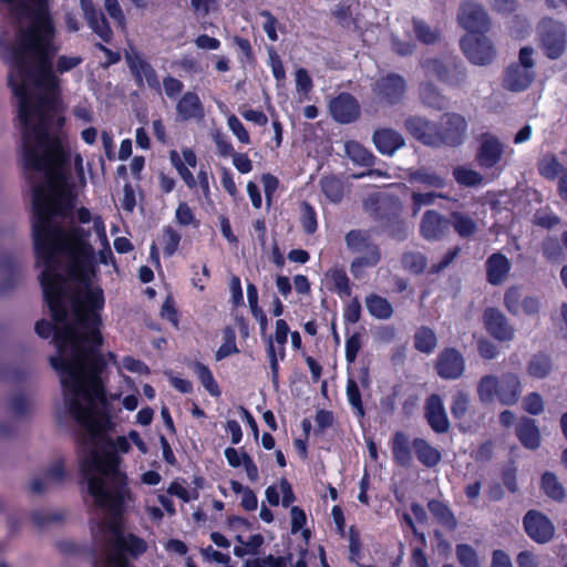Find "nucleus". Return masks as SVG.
Instances as JSON below:
<instances>
[{"label":"nucleus","instance_id":"1","mask_svg":"<svg viewBox=\"0 0 567 567\" xmlns=\"http://www.w3.org/2000/svg\"><path fill=\"white\" fill-rule=\"evenodd\" d=\"M33 147L43 165H27L23 145L22 161L25 171L44 172L47 177V187L37 185L32 189V237L37 262L43 266L39 278L52 318V322L38 320L34 331L42 339L52 336L58 354L50 358V364L64 392L79 395L86 385L103 396L101 374L106 361L101 352V329L105 296L100 286L92 284L96 266L90 243L92 231L76 225L62 227L54 220L56 216H70L75 206L74 196L64 186L68 154L63 150L59 162L47 144L33 142Z\"/></svg>","mask_w":567,"mask_h":567},{"label":"nucleus","instance_id":"2","mask_svg":"<svg viewBox=\"0 0 567 567\" xmlns=\"http://www.w3.org/2000/svg\"><path fill=\"white\" fill-rule=\"evenodd\" d=\"M9 7L17 20H29L18 31L17 43L11 48V72L8 85L18 99V121L27 165L40 168L43 161L37 155L33 142L48 145L52 157L62 162L63 145L50 134L52 116L60 94V80L53 69L59 51L55 44L56 27L51 14L50 0H0Z\"/></svg>","mask_w":567,"mask_h":567},{"label":"nucleus","instance_id":"3","mask_svg":"<svg viewBox=\"0 0 567 567\" xmlns=\"http://www.w3.org/2000/svg\"><path fill=\"white\" fill-rule=\"evenodd\" d=\"M103 396L84 385L79 395L69 400L68 409L74 421L85 430L94 445L89 456L80 462V474L87 485V493L106 518L99 522V530L109 534L105 553L109 567H133L130 558L138 559L147 551V543L134 533L124 532L126 499L131 496L128 478L120 470L118 453H128L131 444L125 436L113 440L109 432L114 429L106 389Z\"/></svg>","mask_w":567,"mask_h":567},{"label":"nucleus","instance_id":"4","mask_svg":"<svg viewBox=\"0 0 567 567\" xmlns=\"http://www.w3.org/2000/svg\"><path fill=\"white\" fill-rule=\"evenodd\" d=\"M348 249L358 254L350 265L354 278H360L364 268L375 267L381 260V250L370 235L369 230L352 229L344 236Z\"/></svg>","mask_w":567,"mask_h":567},{"label":"nucleus","instance_id":"5","mask_svg":"<svg viewBox=\"0 0 567 567\" xmlns=\"http://www.w3.org/2000/svg\"><path fill=\"white\" fill-rule=\"evenodd\" d=\"M538 37L544 54L550 60L559 59L567 45V32L561 22L544 18L538 24Z\"/></svg>","mask_w":567,"mask_h":567},{"label":"nucleus","instance_id":"6","mask_svg":"<svg viewBox=\"0 0 567 567\" xmlns=\"http://www.w3.org/2000/svg\"><path fill=\"white\" fill-rule=\"evenodd\" d=\"M408 84L405 79L394 72L379 76L372 84L371 91L377 103L394 106L405 97Z\"/></svg>","mask_w":567,"mask_h":567},{"label":"nucleus","instance_id":"7","mask_svg":"<svg viewBox=\"0 0 567 567\" xmlns=\"http://www.w3.org/2000/svg\"><path fill=\"white\" fill-rule=\"evenodd\" d=\"M468 123L466 118L456 113L447 112L437 123L436 148L442 146L457 147L465 141Z\"/></svg>","mask_w":567,"mask_h":567},{"label":"nucleus","instance_id":"8","mask_svg":"<svg viewBox=\"0 0 567 567\" xmlns=\"http://www.w3.org/2000/svg\"><path fill=\"white\" fill-rule=\"evenodd\" d=\"M485 34H465L460 41L464 55L473 64L487 65L495 58V49Z\"/></svg>","mask_w":567,"mask_h":567},{"label":"nucleus","instance_id":"9","mask_svg":"<svg viewBox=\"0 0 567 567\" xmlns=\"http://www.w3.org/2000/svg\"><path fill=\"white\" fill-rule=\"evenodd\" d=\"M523 527L527 536L537 544L549 543L555 535V525L547 515L529 509L523 517Z\"/></svg>","mask_w":567,"mask_h":567},{"label":"nucleus","instance_id":"10","mask_svg":"<svg viewBox=\"0 0 567 567\" xmlns=\"http://www.w3.org/2000/svg\"><path fill=\"white\" fill-rule=\"evenodd\" d=\"M434 370L442 380H457L464 374L465 359L457 349L444 348L436 357Z\"/></svg>","mask_w":567,"mask_h":567},{"label":"nucleus","instance_id":"11","mask_svg":"<svg viewBox=\"0 0 567 567\" xmlns=\"http://www.w3.org/2000/svg\"><path fill=\"white\" fill-rule=\"evenodd\" d=\"M329 113L337 123L350 124L360 117L361 106L351 93L341 92L330 100Z\"/></svg>","mask_w":567,"mask_h":567},{"label":"nucleus","instance_id":"12","mask_svg":"<svg viewBox=\"0 0 567 567\" xmlns=\"http://www.w3.org/2000/svg\"><path fill=\"white\" fill-rule=\"evenodd\" d=\"M458 22L467 34H484L491 28L488 14L476 3H465L461 7Z\"/></svg>","mask_w":567,"mask_h":567},{"label":"nucleus","instance_id":"13","mask_svg":"<svg viewBox=\"0 0 567 567\" xmlns=\"http://www.w3.org/2000/svg\"><path fill=\"white\" fill-rule=\"evenodd\" d=\"M440 82L450 86H460L466 80L465 68L456 62H443L440 59H429L424 65Z\"/></svg>","mask_w":567,"mask_h":567},{"label":"nucleus","instance_id":"14","mask_svg":"<svg viewBox=\"0 0 567 567\" xmlns=\"http://www.w3.org/2000/svg\"><path fill=\"white\" fill-rule=\"evenodd\" d=\"M503 154L504 145L497 136L489 133L482 134L475 155V161L482 169L495 167L502 161Z\"/></svg>","mask_w":567,"mask_h":567},{"label":"nucleus","instance_id":"15","mask_svg":"<svg viewBox=\"0 0 567 567\" xmlns=\"http://www.w3.org/2000/svg\"><path fill=\"white\" fill-rule=\"evenodd\" d=\"M483 323L488 334L495 340L505 342L514 339L515 329L497 308L488 307L484 310Z\"/></svg>","mask_w":567,"mask_h":567},{"label":"nucleus","instance_id":"16","mask_svg":"<svg viewBox=\"0 0 567 567\" xmlns=\"http://www.w3.org/2000/svg\"><path fill=\"white\" fill-rule=\"evenodd\" d=\"M405 131L424 146L436 148L437 123L420 115H410L404 121Z\"/></svg>","mask_w":567,"mask_h":567},{"label":"nucleus","instance_id":"17","mask_svg":"<svg viewBox=\"0 0 567 567\" xmlns=\"http://www.w3.org/2000/svg\"><path fill=\"white\" fill-rule=\"evenodd\" d=\"M451 221L434 209L426 210L420 223V234L429 241H439L450 231Z\"/></svg>","mask_w":567,"mask_h":567},{"label":"nucleus","instance_id":"18","mask_svg":"<svg viewBox=\"0 0 567 567\" xmlns=\"http://www.w3.org/2000/svg\"><path fill=\"white\" fill-rule=\"evenodd\" d=\"M80 7L91 30L102 40V42L111 43L113 40L112 28L105 16L95 8L93 1L80 0Z\"/></svg>","mask_w":567,"mask_h":567},{"label":"nucleus","instance_id":"19","mask_svg":"<svg viewBox=\"0 0 567 567\" xmlns=\"http://www.w3.org/2000/svg\"><path fill=\"white\" fill-rule=\"evenodd\" d=\"M126 62L138 87L144 85L145 80L150 89L161 92L158 75L148 61L135 53L134 55L127 54Z\"/></svg>","mask_w":567,"mask_h":567},{"label":"nucleus","instance_id":"20","mask_svg":"<svg viewBox=\"0 0 567 567\" xmlns=\"http://www.w3.org/2000/svg\"><path fill=\"white\" fill-rule=\"evenodd\" d=\"M424 417L433 432L437 434L449 432L451 424L443 401L439 394L433 393L426 398Z\"/></svg>","mask_w":567,"mask_h":567},{"label":"nucleus","instance_id":"21","mask_svg":"<svg viewBox=\"0 0 567 567\" xmlns=\"http://www.w3.org/2000/svg\"><path fill=\"white\" fill-rule=\"evenodd\" d=\"M401 206L398 202H391L379 210V218L383 227L393 238L403 240L406 237V224L400 217Z\"/></svg>","mask_w":567,"mask_h":567},{"label":"nucleus","instance_id":"22","mask_svg":"<svg viewBox=\"0 0 567 567\" xmlns=\"http://www.w3.org/2000/svg\"><path fill=\"white\" fill-rule=\"evenodd\" d=\"M534 79L535 72L533 70L513 63L505 70L503 86L511 92H522L530 86Z\"/></svg>","mask_w":567,"mask_h":567},{"label":"nucleus","instance_id":"23","mask_svg":"<svg viewBox=\"0 0 567 567\" xmlns=\"http://www.w3.org/2000/svg\"><path fill=\"white\" fill-rule=\"evenodd\" d=\"M176 113L181 121H202L205 116L204 105L195 92H186L176 104Z\"/></svg>","mask_w":567,"mask_h":567},{"label":"nucleus","instance_id":"24","mask_svg":"<svg viewBox=\"0 0 567 567\" xmlns=\"http://www.w3.org/2000/svg\"><path fill=\"white\" fill-rule=\"evenodd\" d=\"M511 267V261L504 254H492L485 262L487 281L493 286L501 285L508 276Z\"/></svg>","mask_w":567,"mask_h":567},{"label":"nucleus","instance_id":"25","mask_svg":"<svg viewBox=\"0 0 567 567\" xmlns=\"http://www.w3.org/2000/svg\"><path fill=\"white\" fill-rule=\"evenodd\" d=\"M373 143L381 154L392 155L404 145V138L393 128H378L373 133Z\"/></svg>","mask_w":567,"mask_h":567},{"label":"nucleus","instance_id":"26","mask_svg":"<svg viewBox=\"0 0 567 567\" xmlns=\"http://www.w3.org/2000/svg\"><path fill=\"white\" fill-rule=\"evenodd\" d=\"M522 394V384L515 373H505L502 375L498 384V401L503 405H514L518 402Z\"/></svg>","mask_w":567,"mask_h":567},{"label":"nucleus","instance_id":"27","mask_svg":"<svg viewBox=\"0 0 567 567\" xmlns=\"http://www.w3.org/2000/svg\"><path fill=\"white\" fill-rule=\"evenodd\" d=\"M515 432L517 439L525 449L534 451L540 446L542 436L534 419L522 417Z\"/></svg>","mask_w":567,"mask_h":567},{"label":"nucleus","instance_id":"28","mask_svg":"<svg viewBox=\"0 0 567 567\" xmlns=\"http://www.w3.org/2000/svg\"><path fill=\"white\" fill-rule=\"evenodd\" d=\"M390 445L393 462L402 467H409L412 464V443H410L408 435L402 431H396Z\"/></svg>","mask_w":567,"mask_h":567},{"label":"nucleus","instance_id":"29","mask_svg":"<svg viewBox=\"0 0 567 567\" xmlns=\"http://www.w3.org/2000/svg\"><path fill=\"white\" fill-rule=\"evenodd\" d=\"M0 268L6 275L0 290L6 292L19 284L21 278V264L16 255H6L0 260Z\"/></svg>","mask_w":567,"mask_h":567},{"label":"nucleus","instance_id":"30","mask_svg":"<svg viewBox=\"0 0 567 567\" xmlns=\"http://www.w3.org/2000/svg\"><path fill=\"white\" fill-rule=\"evenodd\" d=\"M412 447L417 461L425 467H435L442 460L441 452L433 447L425 439L415 437Z\"/></svg>","mask_w":567,"mask_h":567},{"label":"nucleus","instance_id":"31","mask_svg":"<svg viewBox=\"0 0 567 567\" xmlns=\"http://www.w3.org/2000/svg\"><path fill=\"white\" fill-rule=\"evenodd\" d=\"M421 102L435 111H443L449 106L447 97L431 82L422 83L419 87Z\"/></svg>","mask_w":567,"mask_h":567},{"label":"nucleus","instance_id":"32","mask_svg":"<svg viewBox=\"0 0 567 567\" xmlns=\"http://www.w3.org/2000/svg\"><path fill=\"white\" fill-rule=\"evenodd\" d=\"M427 509L435 520L450 532H454L457 527V519L450 506L440 499H430Z\"/></svg>","mask_w":567,"mask_h":567},{"label":"nucleus","instance_id":"33","mask_svg":"<svg viewBox=\"0 0 567 567\" xmlns=\"http://www.w3.org/2000/svg\"><path fill=\"white\" fill-rule=\"evenodd\" d=\"M330 284L329 289L336 292L340 298H348L352 293L350 279L343 268H331L326 272Z\"/></svg>","mask_w":567,"mask_h":567},{"label":"nucleus","instance_id":"34","mask_svg":"<svg viewBox=\"0 0 567 567\" xmlns=\"http://www.w3.org/2000/svg\"><path fill=\"white\" fill-rule=\"evenodd\" d=\"M365 307L369 313L379 320H388L393 315V307L391 302L386 298L374 292L365 297Z\"/></svg>","mask_w":567,"mask_h":567},{"label":"nucleus","instance_id":"35","mask_svg":"<svg viewBox=\"0 0 567 567\" xmlns=\"http://www.w3.org/2000/svg\"><path fill=\"white\" fill-rule=\"evenodd\" d=\"M553 370L551 357L543 351L532 355L527 363V373L535 379L547 378Z\"/></svg>","mask_w":567,"mask_h":567},{"label":"nucleus","instance_id":"36","mask_svg":"<svg viewBox=\"0 0 567 567\" xmlns=\"http://www.w3.org/2000/svg\"><path fill=\"white\" fill-rule=\"evenodd\" d=\"M540 488L550 499L561 503L566 498V489L555 473L546 471L540 478Z\"/></svg>","mask_w":567,"mask_h":567},{"label":"nucleus","instance_id":"37","mask_svg":"<svg viewBox=\"0 0 567 567\" xmlns=\"http://www.w3.org/2000/svg\"><path fill=\"white\" fill-rule=\"evenodd\" d=\"M451 226L461 238H468L477 231L475 220L467 214L452 212L450 214Z\"/></svg>","mask_w":567,"mask_h":567},{"label":"nucleus","instance_id":"38","mask_svg":"<svg viewBox=\"0 0 567 567\" xmlns=\"http://www.w3.org/2000/svg\"><path fill=\"white\" fill-rule=\"evenodd\" d=\"M413 343L415 350L421 353L430 354L437 346V338L431 328L422 326L416 329L413 337Z\"/></svg>","mask_w":567,"mask_h":567},{"label":"nucleus","instance_id":"39","mask_svg":"<svg viewBox=\"0 0 567 567\" xmlns=\"http://www.w3.org/2000/svg\"><path fill=\"white\" fill-rule=\"evenodd\" d=\"M194 373L197 375L199 382L205 388V390L215 398L220 396L221 392L217 381L215 380L213 372L208 368V365L203 362L195 361L192 365Z\"/></svg>","mask_w":567,"mask_h":567},{"label":"nucleus","instance_id":"40","mask_svg":"<svg viewBox=\"0 0 567 567\" xmlns=\"http://www.w3.org/2000/svg\"><path fill=\"white\" fill-rule=\"evenodd\" d=\"M320 188L331 203H340L344 196L343 182L334 175L323 176L320 179Z\"/></svg>","mask_w":567,"mask_h":567},{"label":"nucleus","instance_id":"41","mask_svg":"<svg viewBox=\"0 0 567 567\" xmlns=\"http://www.w3.org/2000/svg\"><path fill=\"white\" fill-rule=\"evenodd\" d=\"M182 240L181 234L171 225L164 226L158 238L165 257H172L178 250Z\"/></svg>","mask_w":567,"mask_h":567},{"label":"nucleus","instance_id":"42","mask_svg":"<svg viewBox=\"0 0 567 567\" xmlns=\"http://www.w3.org/2000/svg\"><path fill=\"white\" fill-rule=\"evenodd\" d=\"M401 264L404 270L421 275L427 267V258L420 251H405L402 254Z\"/></svg>","mask_w":567,"mask_h":567},{"label":"nucleus","instance_id":"43","mask_svg":"<svg viewBox=\"0 0 567 567\" xmlns=\"http://www.w3.org/2000/svg\"><path fill=\"white\" fill-rule=\"evenodd\" d=\"M237 353H239V349L236 344V331L231 326H227L223 329V343L215 352V358L217 361H221Z\"/></svg>","mask_w":567,"mask_h":567},{"label":"nucleus","instance_id":"44","mask_svg":"<svg viewBox=\"0 0 567 567\" xmlns=\"http://www.w3.org/2000/svg\"><path fill=\"white\" fill-rule=\"evenodd\" d=\"M499 380L492 374L481 378L477 384V395L483 403H489L495 396L498 398Z\"/></svg>","mask_w":567,"mask_h":567},{"label":"nucleus","instance_id":"45","mask_svg":"<svg viewBox=\"0 0 567 567\" xmlns=\"http://www.w3.org/2000/svg\"><path fill=\"white\" fill-rule=\"evenodd\" d=\"M539 174L549 181L556 179L560 174H564V166L555 155H547L538 163Z\"/></svg>","mask_w":567,"mask_h":567},{"label":"nucleus","instance_id":"46","mask_svg":"<svg viewBox=\"0 0 567 567\" xmlns=\"http://www.w3.org/2000/svg\"><path fill=\"white\" fill-rule=\"evenodd\" d=\"M412 25L416 39L424 44H434L440 39L439 30L432 29L423 20L414 18L412 20Z\"/></svg>","mask_w":567,"mask_h":567},{"label":"nucleus","instance_id":"47","mask_svg":"<svg viewBox=\"0 0 567 567\" xmlns=\"http://www.w3.org/2000/svg\"><path fill=\"white\" fill-rule=\"evenodd\" d=\"M410 182H417L427 186H432L435 188H443L445 186V181L442 176L429 172L425 168L416 169L409 174Z\"/></svg>","mask_w":567,"mask_h":567},{"label":"nucleus","instance_id":"48","mask_svg":"<svg viewBox=\"0 0 567 567\" xmlns=\"http://www.w3.org/2000/svg\"><path fill=\"white\" fill-rule=\"evenodd\" d=\"M453 176L457 184L466 187L478 186L483 182V176L478 172L463 166L455 167L453 169Z\"/></svg>","mask_w":567,"mask_h":567},{"label":"nucleus","instance_id":"49","mask_svg":"<svg viewBox=\"0 0 567 567\" xmlns=\"http://www.w3.org/2000/svg\"><path fill=\"white\" fill-rule=\"evenodd\" d=\"M456 558L462 567H481L476 550L468 544L456 545Z\"/></svg>","mask_w":567,"mask_h":567},{"label":"nucleus","instance_id":"50","mask_svg":"<svg viewBox=\"0 0 567 567\" xmlns=\"http://www.w3.org/2000/svg\"><path fill=\"white\" fill-rule=\"evenodd\" d=\"M346 393L349 404L355 410L358 416H364L362 396L357 381L352 378L347 380Z\"/></svg>","mask_w":567,"mask_h":567},{"label":"nucleus","instance_id":"51","mask_svg":"<svg viewBox=\"0 0 567 567\" xmlns=\"http://www.w3.org/2000/svg\"><path fill=\"white\" fill-rule=\"evenodd\" d=\"M300 223L306 234L312 235L318 228L317 213L315 208L307 202L301 204Z\"/></svg>","mask_w":567,"mask_h":567},{"label":"nucleus","instance_id":"52","mask_svg":"<svg viewBox=\"0 0 567 567\" xmlns=\"http://www.w3.org/2000/svg\"><path fill=\"white\" fill-rule=\"evenodd\" d=\"M470 406V398L468 394L458 391L456 394L453 395L452 403H451V414L456 420H462L465 417Z\"/></svg>","mask_w":567,"mask_h":567},{"label":"nucleus","instance_id":"53","mask_svg":"<svg viewBox=\"0 0 567 567\" xmlns=\"http://www.w3.org/2000/svg\"><path fill=\"white\" fill-rule=\"evenodd\" d=\"M520 288L518 286H511L504 293V306L506 310L516 316L520 311L522 306Z\"/></svg>","mask_w":567,"mask_h":567},{"label":"nucleus","instance_id":"54","mask_svg":"<svg viewBox=\"0 0 567 567\" xmlns=\"http://www.w3.org/2000/svg\"><path fill=\"white\" fill-rule=\"evenodd\" d=\"M233 43L237 48L238 59L241 63H251L255 61L254 50L249 39L235 35L233 38Z\"/></svg>","mask_w":567,"mask_h":567},{"label":"nucleus","instance_id":"55","mask_svg":"<svg viewBox=\"0 0 567 567\" xmlns=\"http://www.w3.org/2000/svg\"><path fill=\"white\" fill-rule=\"evenodd\" d=\"M266 353L269 361L271 383L275 388L279 386V361L277 359V350L272 344V340L267 341Z\"/></svg>","mask_w":567,"mask_h":567},{"label":"nucleus","instance_id":"56","mask_svg":"<svg viewBox=\"0 0 567 567\" xmlns=\"http://www.w3.org/2000/svg\"><path fill=\"white\" fill-rule=\"evenodd\" d=\"M543 256L548 261H559L563 257V248L556 238H547L542 245Z\"/></svg>","mask_w":567,"mask_h":567},{"label":"nucleus","instance_id":"57","mask_svg":"<svg viewBox=\"0 0 567 567\" xmlns=\"http://www.w3.org/2000/svg\"><path fill=\"white\" fill-rule=\"evenodd\" d=\"M64 519L62 512H34L32 520L35 526L43 528L53 523H61Z\"/></svg>","mask_w":567,"mask_h":567},{"label":"nucleus","instance_id":"58","mask_svg":"<svg viewBox=\"0 0 567 567\" xmlns=\"http://www.w3.org/2000/svg\"><path fill=\"white\" fill-rule=\"evenodd\" d=\"M167 493L169 495L178 497L184 503H189L190 501L197 499L199 494L196 488L192 492L187 491L177 480L173 481L168 488Z\"/></svg>","mask_w":567,"mask_h":567},{"label":"nucleus","instance_id":"59","mask_svg":"<svg viewBox=\"0 0 567 567\" xmlns=\"http://www.w3.org/2000/svg\"><path fill=\"white\" fill-rule=\"evenodd\" d=\"M362 347L361 334L354 332L346 340V360L349 364L354 363L358 353Z\"/></svg>","mask_w":567,"mask_h":567},{"label":"nucleus","instance_id":"60","mask_svg":"<svg viewBox=\"0 0 567 567\" xmlns=\"http://www.w3.org/2000/svg\"><path fill=\"white\" fill-rule=\"evenodd\" d=\"M412 209L413 214L416 215L422 206L433 205L437 197H443L441 194L433 192L429 193H412Z\"/></svg>","mask_w":567,"mask_h":567},{"label":"nucleus","instance_id":"61","mask_svg":"<svg viewBox=\"0 0 567 567\" xmlns=\"http://www.w3.org/2000/svg\"><path fill=\"white\" fill-rule=\"evenodd\" d=\"M175 218L176 221L182 226L198 225V221L196 220L192 208L188 206L186 202H181L178 204L175 212Z\"/></svg>","mask_w":567,"mask_h":567},{"label":"nucleus","instance_id":"62","mask_svg":"<svg viewBox=\"0 0 567 567\" xmlns=\"http://www.w3.org/2000/svg\"><path fill=\"white\" fill-rule=\"evenodd\" d=\"M332 14L338 23L343 27H349L354 22L352 18L351 4L346 1H340L332 11Z\"/></svg>","mask_w":567,"mask_h":567},{"label":"nucleus","instance_id":"63","mask_svg":"<svg viewBox=\"0 0 567 567\" xmlns=\"http://www.w3.org/2000/svg\"><path fill=\"white\" fill-rule=\"evenodd\" d=\"M227 124L229 130L233 132V134L237 137V140L241 144H249L250 143V136L247 130L245 128L244 124L240 122V120L231 114L227 118Z\"/></svg>","mask_w":567,"mask_h":567},{"label":"nucleus","instance_id":"64","mask_svg":"<svg viewBox=\"0 0 567 567\" xmlns=\"http://www.w3.org/2000/svg\"><path fill=\"white\" fill-rule=\"evenodd\" d=\"M524 410L532 415H539L544 411V401L538 392H530L524 399Z\"/></svg>","mask_w":567,"mask_h":567}]
</instances>
